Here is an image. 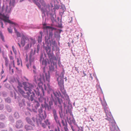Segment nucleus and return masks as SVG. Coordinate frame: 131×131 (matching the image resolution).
I'll use <instances>...</instances> for the list:
<instances>
[{
  "instance_id": "nucleus-1",
  "label": "nucleus",
  "mask_w": 131,
  "mask_h": 131,
  "mask_svg": "<svg viewBox=\"0 0 131 131\" xmlns=\"http://www.w3.org/2000/svg\"><path fill=\"white\" fill-rule=\"evenodd\" d=\"M23 84L24 86V89L26 91H28V92L25 93L23 90L20 88L18 86L17 88H18V92L21 94L24 97L28 99H29L30 94H31L30 96V101H32L34 100L35 94L33 92H32V93L31 92L32 89L34 90L37 95H39L40 93L39 91H37V92H36L35 90H34V88H36L35 85L26 82H24Z\"/></svg>"
},
{
  "instance_id": "nucleus-2",
  "label": "nucleus",
  "mask_w": 131,
  "mask_h": 131,
  "mask_svg": "<svg viewBox=\"0 0 131 131\" xmlns=\"http://www.w3.org/2000/svg\"><path fill=\"white\" fill-rule=\"evenodd\" d=\"M50 76L49 74L45 73L44 76L42 74H40L38 77L36 75H35L34 81L36 83H38V86L41 88H42L43 84L42 81H43L45 82L46 80L49 82H50Z\"/></svg>"
},
{
  "instance_id": "nucleus-3",
  "label": "nucleus",
  "mask_w": 131,
  "mask_h": 131,
  "mask_svg": "<svg viewBox=\"0 0 131 131\" xmlns=\"http://www.w3.org/2000/svg\"><path fill=\"white\" fill-rule=\"evenodd\" d=\"M39 2L41 5L43 6V8H40L41 10L43 13L45 14V13L47 12L49 10L50 6L49 4H46L44 1V0H40Z\"/></svg>"
},
{
  "instance_id": "nucleus-4",
  "label": "nucleus",
  "mask_w": 131,
  "mask_h": 131,
  "mask_svg": "<svg viewBox=\"0 0 131 131\" xmlns=\"http://www.w3.org/2000/svg\"><path fill=\"white\" fill-rule=\"evenodd\" d=\"M64 73V71L63 70L61 73L60 76L58 74H56V77H57V81L58 82V84L61 85V84H62L64 83L63 79Z\"/></svg>"
},
{
  "instance_id": "nucleus-5",
  "label": "nucleus",
  "mask_w": 131,
  "mask_h": 131,
  "mask_svg": "<svg viewBox=\"0 0 131 131\" xmlns=\"http://www.w3.org/2000/svg\"><path fill=\"white\" fill-rule=\"evenodd\" d=\"M36 52V50L33 51L32 49H31L30 51L29 55V64H26V66L28 68H29V66H31V63L33 62L34 60V58L33 57V56L35 54Z\"/></svg>"
},
{
  "instance_id": "nucleus-6",
  "label": "nucleus",
  "mask_w": 131,
  "mask_h": 131,
  "mask_svg": "<svg viewBox=\"0 0 131 131\" xmlns=\"http://www.w3.org/2000/svg\"><path fill=\"white\" fill-rule=\"evenodd\" d=\"M106 104H105V106H104V111L106 113V116L107 117L106 119L110 121L112 117V116L111 112L108 110V108L106 107Z\"/></svg>"
},
{
  "instance_id": "nucleus-7",
  "label": "nucleus",
  "mask_w": 131,
  "mask_h": 131,
  "mask_svg": "<svg viewBox=\"0 0 131 131\" xmlns=\"http://www.w3.org/2000/svg\"><path fill=\"white\" fill-rule=\"evenodd\" d=\"M3 18L2 19L4 22H7L10 24H14L16 26L17 25V24L16 23L13 22V21H10L9 19V17H7L4 15H2Z\"/></svg>"
},
{
  "instance_id": "nucleus-8",
  "label": "nucleus",
  "mask_w": 131,
  "mask_h": 131,
  "mask_svg": "<svg viewBox=\"0 0 131 131\" xmlns=\"http://www.w3.org/2000/svg\"><path fill=\"white\" fill-rule=\"evenodd\" d=\"M29 40V39L26 36L24 35L22 36L21 39L20 44L22 47L25 46V42L26 41Z\"/></svg>"
},
{
  "instance_id": "nucleus-9",
  "label": "nucleus",
  "mask_w": 131,
  "mask_h": 131,
  "mask_svg": "<svg viewBox=\"0 0 131 131\" xmlns=\"http://www.w3.org/2000/svg\"><path fill=\"white\" fill-rule=\"evenodd\" d=\"M35 43V41L33 39H31V41L29 43H28L24 47L25 50H27L30 48L31 47L32 44H34Z\"/></svg>"
},
{
  "instance_id": "nucleus-10",
  "label": "nucleus",
  "mask_w": 131,
  "mask_h": 131,
  "mask_svg": "<svg viewBox=\"0 0 131 131\" xmlns=\"http://www.w3.org/2000/svg\"><path fill=\"white\" fill-rule=\"evenodd\" d=\"M53 116L54 119L57 123L60 126H61V124L59 122L58 119V116L56 112V110L55 109H53L52 110Z\"/></svg>"
},
{
  "instance_id": "nucleus-11",
  "label": "nucleus",
  "mask_w": 131,
  "mask_h": 131,
  "mask_svg": "<svg viewBox=\"0 0 131 131\" xmlns=\"http://www.w3.org/2000/svg\"><path fill=\"white\" fill-rule=\"evenodd\" d=\"M26 119L28 123L31 124L32 126L35 127V125L34 123L35 122V119L34 117L32 118V120L28 117H26Z\"/></svg>"
},
{
  "instance_id": "nucleus-12",
  "label": "nucleus",
  "mask_w": 131,
  "mask_h": 131,
  "mask_svg": "<svg viewBox=\"0 0 131 131\" xmlns=\"http://www.w3.org/2000/svg\"><path fill=\"white\" fill-rule=\"evenodd\" d=\"M23 123L21 120H18L16 122V127L17 128H21L23 127Z\"/></svg>"
},
{
  "instance_id": "nucleus-13",
  "label": "nucleus",
  "mask_w": 131,
  "mask_h": 131,
  "mask_svg": "<svg viewBox=\"0 0 131 131\" xmlns=\"http://www.w3.org/2000/svg\"><path fill=\"white\" fill-rule=\"evenodd\" d=\"M64 83L62 84H61V85L58 84L60 90L61 91L62 93L64 95L67 94L65 90L64 89Z\"/></svg>"
},
{
  "instance_id": "nucleus-14",
  "label": "nucleus",
  "mask_w": 131,
  "mask_h": 131,
  "mask_svg": "<svg viewBox=\"0 0 131 131\" xmlns=\"http://www.w3.org/2000/svg\"><path fill=\"white\" fill-rule=\"evenodd\" d=\"M33 126L28 125H26L25 126V128L27 131L30 130H33Z\"/></svg>"
},
{
  "instance_id": "nucleus-15",
  "label": "nucleus",
  "mask_w": 131,
  "mask_h": 131,
  "mask_svg": "<svg viewBox=\"0 0 131 131\" xmlns=\"http://www.w3.org/2000/svg\"><path fill=\"white\" fill-rule=\"evenodd\" d=\"M51 38H50L48 37V36H46L45 37V41L46 43L48 44H51Z\"/></svg>"
},
{
  "instance_id": "nucleus-16",
  "label": "nucleus",
  "mask_w": 131,
  "mask_h": 131,
  "mask_svg": "<svg viewBox=\"0 0 131 131\" xmlns=\"http://www.w3.org/2000/svg\"><path fill=\"white\" fill-rule=\"evenodd\" d=\"M43 35V32L40 31L39 32V35L38 36V42L39 43H40L42 41V39Z\"/></svg>"
},
{
  "instance_id": "nucleus-17",
  "label": "nucleus",
  "mask_w": 131,
  "mask_h": 131,
  "mask_svg": "<svg viewBox=\"0 0 131 131\" xmlns=\"http://www.w3.org/2000/svg\"><path fill=\"white\" fill-rule=\"evenodd\" d=\"M52 58V59H50V60L51 63H53V64L54 65L56 64V62H55V61L56 62L57 61V58L55 56H54Z\"/></svg>"
},
{
  "instance_id": "nucleus-18",
  "label": "nucleus",
  "mask_w": 131,
  "mask_h": 131,
  "mask_svg": "<svg viewBox=\"0 0 131 131\" xmlns=\"http://www.w3.org/2000/svg\"><path fill=\"white\" fill-rule=\"evenodd\" d=\"M40 123L41 125V126L43 128H45L46 127V125L44 122V119H42L40 121Z\"/></svg>"
},
{
  "instance_id": "nucleus-19",
  "label": "nucleus",
  "mask_w": 131,
  "mask_h": 131,
  "mask_svg": "<svg viewBox=\"0 0 131 131\" xmlns=\"http://www.w3.org/2000/svg\"><path fill=\"white\" fill-rule=\"evenodd\" d=\"M53 95H54L56 98L59 97V94L57 92L53 91V94H51L52 97Z\"/></svg>"
},
{
  "instance_id": "nucleus-20",
  "label": "nucleus",
  "mask_w": 131,
  "mask_h": 131,
  "mask_svg": "<svg viewBox=\"0 0 131 131\" xmlns=\"http://www.w3.org/2000/svg\"><path fill=\"white\" fill-rule=\"evenodd\" d=\"M45 107L47 108L48 111H50L52 109L51 106L48 105V104H46L44 106Z\"/></svg>"
},
{
  "instance_id": "nucleus-21",
  "label": "nucleus",
  "mask_w": 131,
  "mask_h": 131,
  "mask_svg": "<svg viewBox=\"0 0 131 131\" xmlns=\"http://www.w3.org/2000/svg\"><path fill=\"white\" fill-rule=\"evenodd\" d=\"M43 28L44 29H51L52 30H55L56 28H54L51 27L50 26H44Z\"/></svg>"
},
{
  "instance_id": "nucleus-22",
  "label": "nucleus",
  "mask_w": 131,
  "mask_h": 131,
  "mask_svg": "<svg viewBox=\"0 0 131 131\" xmlns=\"http://www.w3.org/2000/svg\"><path fill=\"white\" fill-rule=\"evenodd\" d=\"M48 55L49 58V60L52 59V58L54 56L53 54V53H51L50 52L47 53Z\"/></svg>"
},
{
  "instance_id": "nucleus-23",
  "label": "nucleus",
  "mask_w": 131,
  "mask_h": 131,
  "mask_svg": "<svg viewBox=\"0 0 131 131\" xmlns=\"http://www.w3.org/2000/svg\"><path fill=\"white\" fill-rule=\"evenodd\" d=\"M46 50L47 53L50 52H51V48L50 47L47 45V46L46 48Z\"/></svg>"
},
{
  "instance_id": "nucleus-24",
  "label": "nucleus",
  "mask_w": 131,
  "mask_h": 131,
  "mask_svg": "<svg viewBox=\"0 0 131 131\" xmlns=\"http://www.w3.org/2000/svg\"><path fill=\"white\" fill-rule=\"evenodd\" d=\"M34 2L38 6V7L39 8H40L41 5L38 2V0H34Z\"/></svg>"
},
{
  "instance_id": "nucleus-25",
  "label": "nucleus",
  "mask_w": 131,
  "mask_h": 131,
  "mask_svg": "<svg viewBox=\"0 0 131 131\" xmlns=\"http://www.w3.org/2000/svg\"><path fill=\"white\" fill-rule=\"evenodd\" d=\"M35 108L37 109V108L39 106L40 104L38 102L36 101H35L34 103Z\"/></svg>"
},
{
  "instance_id": "nucleus-26",
  "label": "nucleus",
  "mask_w": 131,
  "mask_h": 131,
  "mask_svg": "<svg viewBox=\"0 0 131 131\" xmlns=\"http://www.w3.org/2000/svg\"><path fill=\"white\" fill-rule=\"evenodd\" d=\"M5 60V65L6 66H8V59L7 58H4Z\"/></svg>"
},
{
  "instance_id": "nucleus-27",
  "label": "nucleus",
  "mask_w": 131,
  "mask_h": 131,
  "mask_svg": "<svg viewBox=\"0 0 131 131\" xmlns=\"http://www.w3.org/2000/svg\"><path fill=\"white\" fill-rule=\"evenodd\" d=\"M44 119V123H45L46 125H50V122H49L48 119H47L46 120Z\"/></svg>"
},
{
  "instance_id": "nucleus-28",
  "label": "nucleus",
  "mask_w": 131,
  "mask_h": 131,
  "mask_svg": "<svg viewBox=\"0 0 131 131\" xmlns=\"http://www.w3.org/2000/svg\"><path fill=\"white\" fill-rule=\"evenodd\" d=\"M9 58L10 60H13L12 62H13V66L14 67H15V65L14 63V60H13V57L12 56H10L9 57Z\"/></svg>"
},
{
  "instance_id": "nucleus-29",
  "label": "nucleus",
  "mask_w": 131,
  "mask_h": 131,
  "mask_svg": "<svg viewBox=\"0 0 131 131\" xmlns=\"http://www.w3.org/2000/svg\"><path fill=\"white\" fill-rule=\"evenodd\" d=\"M64 95V99H65V100H67L69 99V96L67 94H66Z\"/></svg>"
},
{
  "instance_id": "nucleus-30",
  "label": "nucleus",
  "mask_w": 131,
  "mask_h": 131,
  "mask_svg": "<svg viewBox=\"0 0 131 131\" xmlns=\"http://www.w3.org/2000/svg\"><path fill=\"white\" fill-rule=\"evenodd\" d=\"M5 101L6 102L10 103L11 102V100L10 98L8 97L5 99Z\"/></svg>"
},
{
  "instance_id": "nucleus-31",
  "label": "nucleus",
  "mask_w": 131,
  "mask_h": 131,
  "mask_svg": "<svg viewBox=\"0 0 131 131\" xmlns=\"http://www.w3.org/2000/svg\"><path fill=\"white\" fill-rule=\"evenodd\" d=\"M0 36L1 38L2 39V40L4 41V39L3 36L2 32L1 31H0Z\"/></svg>"
},
{
  "instance_id": "nucleus-32",
  "label": "nucleus",
  "mask_w": 131,
  "mask_h": 131,
  "mask_svg": "<svg viewBox=\"0 0 131 131\" xmlns=\"http://www.w3.org/2000/svg\"><path fill=\"white\" fill-rule=\"evenodd\" d=\"M5 126V125L3 123L0 122V128H3Z\"/></svg>"
},
{
  "instance_id": "nucleus-33",
  "label": "nucleus",
  "mask_w": 131,
  "mask_h": 131,
  "mask_svg": "<svg viewBox=\"0 0 131 131\" xmlns=\"http://www.w3.org/2000/svg\"><path fill=\"white\" fill-rule=\"evenodd\" d=\"M15 0H11L9 2V4L11 5H13L15 3Z\"/></svg>"
},
{
  "instance_id": "nucleus-34",
  "label": "nucleus",
  "mask_w": 131,
  "mask_h": 131,
  "mask_svg": "<svg viewBox=\"0 0 131 131\" xmlns=\"http://www.w3.org/2000/svg\"><path fill=\"white\" fill-rule=\"evenodd\" d=\"M57 98V99L58 101V102L60 104H61V102H62V100L61 99H59V97H58Z\"/></svg>"
},
{
  "instance_id": "nucleus-35",
  "label": "nucleus",
  "mask_w": 131,
  "mask_h": 131,
  "mask_svg": "<svg viewBox=\"0 0 131 131\" xmlns=\"http://www.w3.org/2000/svg\"><path fill=\"white\" fill-rule=\"evenodd\" d=\"M42 65H46L47 64V61L45 60H43L42 61Z\"/></svg>"
},
{
  "instance_id": "nucleus-36",
  "label": "nucleus",
  "mask_w": 131,
  "mask_h": 131,
  "mask_svg": "<svg viewBox=\"0 0 131 131\" xmlns=\"http://www.w3.org/2000/svg\"><path fill=\"white\" fill-rule=\"evenodd\" d=\"M50 70L51 71H53L54 70V68L53 67L51 66L50 67Z\"/></svg>"
},
{
  "instance_id": "nucleus-37",
  "label": "nucleus",
  "mask_w": 131,
  "mask_h": 131,
  "mask_svg": "<svg viewBox=\"0 0 131 131\" xmlns=\"http://www.w3.org/2000/svg\"><path fill=\"white\" fill-rule=\"evenodd\" d=\"M69 19L68 22L69 23H71L72 22V17H69Z\"/></svg>"
},
{
  "instance_id": "nucleus-38",
  "label": "nucleus",
  "mask_w": 131,
  "mask_h": 131,
  "mask_svg": "<svg viewBox=\"0 0 131 131\" xmlns=\"http://www.w3.org/2000/svg\"><path fill=\"white\" fill-rule=\"evenodd\" d=\"M17 64L18 65H19L20 64V63L21 61H20V60L18 58H17Z\"/></svg>"
},
{
  "instance_id": "nucleus-39",
  "label": "nucleus",
  "mask_w": 131,
  "mask_h": 131,
  "mask_svg": "<svg viewBox=\"0 0 131 131\" xmlns=\"http://www.w3.org/2000/svg\"><path fill=\"white\" fill-rule=\"evenodd\" d=\"M10 28H8L7 29L9 33H12V30L10 28Z\"/></svg>"
},
{
  "instance_id": "nucleus-40",
  "label": "nucleus",
  "mask_w": 131,
  "mask_h": 131,
  "mask_svg": "<svg viewBox=\"0 0 131 131\" xmlns=\"http://www.w3.org/2000/svg\"><path fill=\"white\" fill-rule=\"evenodd\" d=\"M53 35V34L51 32H50L49 33V36H48V37L51 38Z\"/></svg>"
},
{
  "instance_id": "nucleus-41",
  "label": "nucleus",
  "mask_w": 131,
  "mask_h": 131,
  "mask_svg": "<svg viewBox=\"0 0 131 131\" xmlns=\"http://www.w3.org/2000/svg\"><path fill=\"white\" fill-rule=\"evenodd\" d=\"M3 105L2 104H0V110H3Z\"/></svg>"
},
{
  "instance_id": "nucleus-42",
  "label": "nucleus",
  "mask_w": 131,
  "mask_h": 131,
  "mask_svg": "<svg viewBox=\"0 0 131 131\" xmlns=\"http://www.w3.org/2000/svg\"><path fill=\"white\" fill-rule=\"evenodd\" d=\"M17 36L18 37H20L21 36L20 34L18 32H17L16 33Z\"/></svg>"
},
{
  "instance_id": "nucleus-43",
  "label": "nucleus",
  "mask_w": 131,
  "mask_h": 131,
  "mask_svg": "<svg viewBox=\"0 0 131 131\" xmlns=\"http://www.w3.org/2000/svg\"><path fill=\"white\" fill-rule=\"evenodd\" d=\"M49 105L51 106L53 105V103L52 101H50L49 103Z\"/></svg>"
},
{
  "instance_id": "nucleus-44",
  "label": "nucleus",
  "mask_w": 131,
  "mask_h": 131,
  "mask_svg": "<svg viewBox=\"0 0 131 131\" xmlns=\"http://www.w3.org/2000/svg\"><path fill=\"white\" fill-rule=\"evenodd\" d=\"M5 117L2 115H1L0 116V118L1 119H3L4 118H5Z\"/></svg>"
},
{
  "instance_id": "nucleus-45",
  "label": "nucleus",
  "mask_w": 131,
  "mask_h": 131,
  "mask_svg": "<svg viewBox=\"0 0 131 131\" xmlns=\"http://www.w3.org/2000/svg\"><path fill=\"white\" fill-rule=\"evenodd\" d=\"M8 6H6V12H7L8 13H9V12H9L8 11L7 9H8Z\"/></svg>"
},
{
  "instance_id": "nucleus-46",
  "label": "nucleus",
  "mask_w": 131,
  "mask_h": 131,
  "mask_svg": "<svg viewBox=\"0 0 131 131\" xmlns=\"http://www.w3.org/2000/svg\"><path fill=\"white\" fill-rule=\"evenodd\" d=\"M33 72L34 73L35 75H34V77L35 76V75H37V77H38L39 75H38L37 74L35 71V70H33Z\"/></svg>"
},
{
  "instance_id": "nucleus-47",
  "label": "nucleus",
  "mask_w": 131,
  "mask_h": 131,
  "mask_svg": "<svg viewBox=\"0 0 131 131\" xmlns=\"http://www.w3.org/2000/svg\"><path fill=\"white\" fill-rule=\"evenodd\" d=\"M61 123H62V124L63 126H65L66 125V124H65L64 121L63 120H62Z\"/></svg>"
},
{
  "instance_id": "nucleus-48",
  "label": "nucleus",
  "mask_w": 131,
  "mask_h": 131,
  "mask_svg": "<svg viewBox=\"0 0 131 131\" xmlns=\"http://www.w3.org/2000/svg\"><path fill=\"white\" fill-rule=\"evenodd\" d=\"M64 129L65 131H68V129L67 126L64 127Z\"/></svg>"
},
{
  "instance_id": "nucleus-49",
  "label": "nucleus",
  "mask_w": 131,
  "mask_h": 131,
  "mask_svg": "<svg viewBox=\"0 0 131 131\" xmlns=\"http://www.w3.org/2000/svg\"><path fill=\"white\" fill-rule=\"evenodd\" d=\"M1 27L2 28H4V27L3 26V22L2 21H1Z\"/></svg>"
},
{
  "instance_id": "nucleus-50",
  "label": "nucleus",
  "mask_w": 131,
  "mask_h": 131,
  "mask_svg": "<svg viewBox=\"0 0 131 131\" xmlns=\"http://www.w3.org/2000/svg\"><path fill=\"white\" fill-rule=\"evenodd\" d=\"M7 109L8 111L9 112H11L12 110L11 108H9V109H8V108H7Z\"/></svg>"
},
{
  "instance_id": "nucleus-51",
  "label": "nucleus",
  "mask_w": 131,
  "mask_h": 131,
  "mask_svg": "<svg viewBox=\"0 0 131 131\" xmlns=\"http://www.w3.org/2000/svg\"><path fill=\"white\" fill-rule=\"evenodd\" d=\"M90 78H91V79L92 80L93 78L92 77V74L91 73H90Z\"/></svg>"
},
{
  "instance_id": "nucleus-52",
  "label": "nucleus",
  "mask_w": 131,
  "mask_h": 131,
  "mask_svg": "<svg viewBox=\"0 0 131 131\" xmlns=\"http://www.w3.org/2000/svg\"><path fill=\"white\" fill-rule=\"evenodd\" d=\"M14 30H15V32L16 33H17V32H18L17 31V30L16 29V28H14Z\"/></svg>"
},
{
  "instance_id": "nucleus-53",
  "label": "nucleus",
  "mask_w": 131,
  "mask_h": 131,
  "mask_svg": "<svg viewBox=\"0 0 131 131\" xmlns=\"http://www.w3.org/2000/svg\"><path fill=\"white\" fill-rule=\"evenodd\" d=\"M39 111L40 113H42V111L41 108L40 110H39Z\"/></svg>"
},
{
  "instance_id": "nucleus-54",
  "label": "nucleus",
  "mask_w": 131,
  "mask_h": 131,
  "mask_svg": "<svg viewBox=\"0 0 131 131\" xmlns=\"http://www.w3.org/2000/svg\"><path fill=\"white\" fill-rule=\"evenodd\" d=\"M84 109H85L84 112H87V110L86 109V108L85 107Z\"/></svg>"
},
{
  "instance_id": "nucleus-55",
  "label": "nucleus",
  "mask_w": 131,
  "mask_h": 131,
  "mask_svg": "<svg viewBox=\"0 0 131 131\" xmlns=\"http://www.w3.org/2000/svg\"><path fill=\"white\" fill-rule=\"evenodd\" d=\"M18 44L20 48H21V46L20 44L19 43H18Z\"/></svg>"
},
{
  "instance_id": "nucleus-56",
  "label": "nucleus",
  "mask_w": 131,
  "mask_h": 131,
  "mask_svg": "<svg viewBox=\"0 0 131 131\" xmlns=\"http://www.w3.org/2000/svg\"><path fill=\"white\" fill-rule=\"evenodd\" d=\"M12 48L13 49V51H14V50H15V49L14 48L13 46H12Z\"/></svg>"
},
{
  "instance_id": "nucleus-57",
  "label": "nucleus",
  "mask_w": 131,
  "mask_h": 131,
  "mask_svg": "<svg viewBox=\"0 0 131 131\" xmlns=\"http://www.w3.org/2000/svg\"><path fill=\"white\" fill-rule=\"evenodd\" d=\"M9 131H13V129L11 128H9Z\"/></svg>"
},
{
  "instance_id": "nucleus-58",
  "label": "nucleus",
  "mask_w": 131,
  "mask_h": 131,
  "mask_svg": "<svg viewBox=\"0 0 131 131\" xmlns=\"http://www.w3.org/2000/svg\"><path fill=\"white\" fill-rule=\"evenodd\" d=\"M90 118L91 119V120L92 121H94V120L93 119V118L91 117H90Z\"/></svg>"
},
{
  "instance_id": "nucleus-59",
  "label": "nucleus",
  "mask_w": 131,
  "mask_h": 131,
  "mask_svg": "<svg viewBox=\"0 0 131 131\" xmlns=\"http://www.w3.org/2000/svg\"><path fill=\"white\" fill-rule=\"evenodd\" d=\"M71 129H72V130H73V129H73V127L72 126V125H71Z\"/></svg>"
},
{
  "instance_id": "nucleus-60",
  "label": "nucleus",
  "mask_w": 131,
  "mask_h": 131,
  "mask_svg": "<svg viewBox=\"0 0 131 131\" xmlns=\"http://www.w3.org/2000/svg\"><path fill=\"white\" fill-rule=\"evenodd\" d=\"M33 68L35 69H36V67L34 66H33Z\"/></svg>"
},
{
  "instance_id": "nucleus-61",
  "label": "nucleus",
  "mask_w": 131,
  "mask_h": 131,
  "mask_svg": "<svg viewBox=\"0 0 131 131\" xmlns=\"http://www.w3.org/2000/svg\"><path fill=\"white\" fill-rule=\"evenodd\" d=\"M46 25V23H45L44 24H43V25L44 26H45Z\"/></svg>"
},
{
  "instance_id": "nucleus-62",
  "label": "nucleus",
  "mask_w": 131,
  "mask_h": 131,
  "mask_svg": "<svg viewBox=\"0 0 131 131\" xmlns=\"http://www.w3.org/2000/svg\"><path fill=\"white\" fill-rule=\"evenodd\" d=\"M1 131H7L6 130L3 129V130H2Z\"/></svg>"
},
{
  "instance_id": "nucleus-63",
  "label": "nucleus",
  "mask_w": 131,
  "mask_h": 131,
  "mask_svg": "<svg viewBox=\"0 0 131 131\" xmlns=\"http://www.w3.org/2000/svg\"><path fill=\"white\" fill-rule=\"evenodd\" d=\"M11 69V67H10V66H9V70H10V69Z\"/></svg>"
},
{
  "instance_id": "nucleus-64",
  "label": "nucleus",
  "mask_w": 131,
  "mask_h": 131,
  "mask_svg": "<svg viewBox=\"0 0 131 131\" xmlns=\"http://www.w3.org/2000/svg\"><path fill=\"white\" fill-rule=\"evenodd\" d=\"M24 0H20V2H21L23 1Z\"/></svg>"
}]
</instances>
